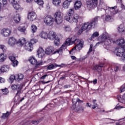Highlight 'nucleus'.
<instances>
[{"label": "nucleus", "mask_w": 125, "mask_h": 125, "mask_svg": "<svg viewBox=\"0 0 125 125\" xmlns=\"http://www.w3.org/2000/svg\"><path fill=\"white\" fill-rule=\"evenodd\" d=\"M100 19H101L100 17H96L90 21L84 23L82 25L81 29L78 31V35H81L83 31L88 32L91 29L95 28L97 25V21Z\"/></svg>", "instance_id": "f257e3e1"}, {"label": "nucleus", "mask_w": 125, "mask_h": 125, "mask_svg": "<svg viewBox=\"0 0 125 125\" xmlns=\"http://www.w3.org/2000/svg\"><path fill=\"white\" fill-rule=\"evenodd\" d=\"M76 40L77 37H76V36H73L71 38V39H67L65 42L64 43L58 50L55 51L54 53H59V54H62L63 53V51L65 50L67 48V45H70V44H74L75 43V41Z\"/></svg>", "instance_id": "f03ea898"}, {"label": "nucleus", "mask_w": 125, "mask_h": 125, "mask_svg": "<svg viewBox=\"0 0 125 125\" xmlns=\"http://www.w3.org/2000/svg\"><path fill=\"white\" fill-rule=\"evenodd\" d=\"M101 39L102 42H99L97 44H99L100 43H103L104 42L105 45H109L110 43L113 42V40L111 39V36L108 34V33H104L101 36Z\"/></svg>", "instance_id": "7ed1b4c3"}, {"label": "nucleus", "mask_w": 125, "mask_h": 125, "mask_svg": "<svg viewBox=\"0 0 125 125\" xmlns=\"http://www.w3.org/2000/svg\"><path fill=\"white\" fill-rule=\"evenodd\" d=\"M74 44H75L76 46L71 49V50L69 52V53L73 52L74 50H76V48H77L78 50H81V49H82V48L83 47V41L76 39Z\"/></svg>", "instance_id": "20e7f679"}, {"label": "nucleus", "mask_w": 125, "mask_h": 125, "mask_svg": "<svg viewBox=\"0 0 125 125\" xmlns=\"http://www.w3.org/2000/svg\"><path fill=\"white\" fill-rule=\"evenodd\" d=\"M54 16L55 17V22H56L57 24H61V23L63 22L61 12L59 11H57Z\"/></svg>", "instance_id": "39448f33"}, {"label": "nucleus", "mask_w": 125, "mask_h": 125, "mask_svg": "<svg viewBox=\"0 0 125 125\" xmlns=\"http://www.w3.org/2000/svg\"><path fill=\"white\" fill-rule=\"evenodd\" d=\"M102 0H100L101 1ZM87 7L91 9H94L97 6V0H87L86 1Z\"/></svg>", "instance_id": "423d86ee"}, {"label": "nucleus", "mask_w": 125, "mask_h": 125, "mask_svg": "<svg viewBox=\"0 0 125 125\" xmlns=\"http://www.w3.org/2000/svg\"><path fill=\"white\" fill-rule=\"evenodd\" d=\"M37 42H38L37 39H31L30 42L27 44V47H25V49L28 51H32L33 50V44L37 43Z\"/></svg>", "instance_id": "0eeeda50"}, {"label": "nucleus", "mask_w": 125, "mask_h": 125, "mask_svg": "<svg viewBox=\"0 0 125 125\" xmlns=\"http://www.w3.org/2000/svg\"><path fill=\"white\" fill-rule=\"evenodd\" d=\"M9 2L11 3H12L13 6L16 10H18L19 9H23L21 7V5L18 3V2L19 1V0H9Z\"/></svg>", "instance_id": "6e6552de"}, {"label": "nucleus", "mask_w": 125, "mask_h": 125, "mask_svg": "<svg viewBox=\"0 0 125 125\" xmlns=\"http://www.w3.org/2000/svg\"><path fill=\"white\" fill-rule=\"evenodd\" d=\"M8 44L9 46L13 47L16 44H17V40L13 37H10L8 41Z\"/></svg>", "instance_id": "1a4fd4ad"}, {"label": "nucleus", "mask_w": 125, "mask_h": 125, "mask_svg": "<svg viewBox=\"0 0 125 125\" xmlns=\"http://www.w3.org/2000/svg\"><path fill=\"white\" fill-rule=\"evenodd\" d=\"M1 34L3 37H9L11 35V30L8 28H4L1 30Z\"/></svg>", "instance_id": "9d476101"}, {"label": "nucleus", "mask_w": 125, "mask_h": 125, "mask_svg": "<svg viewBox=\"0 0 125 125\" xmlns=\"http://www.w3.org/2000/svg\"><path fill=\"white\" fill-rule=\"evenodd\" d=\"M44 22L48 26H51L53 24V18L49 16H47L45 18Z\"/></svg>", "instance_id": "9b49d317"}, {"label": "nucleus", "mask_w": 125, "mask_h": 125, "mask_svg": "<svg viewBox=\"0 0 125 125\" xmlns=\"http://www.w3.org/2000/svg\"><path fill=\"white\" fill-rule=\"evenodd\" d=\"M11 88L12 90H17L16 95H18V94L21 93V85L20 84H13L11 85Z\"/></svg>", "instance_id": "f8f14e48"}, {"label": "nucleus", "mask_w": 125, "mask_h": 125, "mask_svg": "<svg viewBox=\"0 0 125 125\" xmlns=\"http://www.w3.org/2000/svg\"><path fill=\"white\" fill-rule=\"evenodd\" d=\"M29 61L32 65H36V66H41L42 64V61L38 62V61L34 57L29 59Z\"/></svg>", "instance_id": "ddd939ff"}, {"label": "nucleus", "mask_w": 125, "mask_h": 125, "mask_svg": "<svg viewBox=\"0 0 125 125\" xmlns=\"http://www.w3.org/2000/svg\"><path fill=\"white\" fill-rule=\"evenodd\" d=\"M37 55L39 58H42L45 55V51L42 48V47H40L37 51Z\"/></svg>", "instance_id": "4468645a"}, {"label": "nucleus", "mask_w": 125, "mask_h": 125, "mask_svg": "<svg viewBox=\"0 0 125 125\" xmlns=\"http://www.w3.org/2000/svg\"><path fill=\"white\" fill-rule=\"evenodd\" d=\"M54 51V48L52 46H49L45 48V53L47 55H50L52 53H53Z\"/></svg>", "instance_id": "2eb2a0df"}, {"label": "nucleus", "mask_w": 125, "mask_h": 125, "mask_svg": "<svg viewBox=\"0 0 125 125\" xmlns=\"http://www.w3.org/2000/svg\"><path fill=\"white\" fill-rule=\"evenodd\" d=\"M28 19L30 20V21H34L37 19V14L35 12H30L28 13Z\"/></svg>", "instance_id": "dca6fc26"}, {"label": "nucleus", "mask_w": 125, "mask_h": 125, "mask_svg": "<svg viewBox=\"0 0 125 125\" xmlns=\"http://www.w3.org/2000/svg\"><path fill=\"white\" fill-rule=\"evenodd\" d=\"M48 39L50 41L55 40L56 39V33L53 31H50L48 34Z\"/></svg>", "instance_id": "f3484780"}, {"label": "nucleus", "mask_w": 125, "mask_h": 125, "mask_svg": "<svg viewBox=\"0 0 125 125\" xmlns=\"http://www.w3.org/2000/svg\"><path fill=\"white\" fill-rule=\"evenodd\" d=\"M80 19V16L78 14H74L71 17V21H70V23H78Z\"/></svg>", "instance_id": "a211bd4d"}, {"label": "nucleus", "mask_w": 125, "mask_h": 125, "mask_svg": "<svg viewBox=\"0 0 125 125\" xmlns=\"http://www.w3.org/2000/svg\"><path fill=\"white\" fill-rule=\"evenodd\" d=\"M116 43L117 45L121 46L122 47H124L125 45V39H120L116 41Z\"/></svg>", "instance_id": "6ab92c4d"}, {"label": "nucleus", "mask_w": 125, "mask_h": 125, "mask_svg": "<svg viewBox=\"0 0 125 125\" xmlns=\"http://www.w3.org/2000/svg\"><path fill=\"white\" fill-rule=\"evenodd\" d=\"M18 44H19L21 46H23L24 44H26V46H25V48L27 47V43H26V39L25 38H21L20 39L18 42H17Z\"/></svg>", "instance_id": "aec40b11"}, {"label": "nucleus", "mask_w": 125, "mask_h": 125, "mask_svg": "<svg viewBox=\"0 0 125 125\" xmlns=\"http://www.w3.org/2000/svg\"><path fill=\"white\" fill-rule=\"evenodd\" d=\"M71 2H72V0H65L62 4L63 8H68Z\"/></svg>", "instance_id": "412c9836"}, {"label": "nucleus", "mask_w": 125, "mask_h": 125, "mask_svg": "<svg viewBox=\"0 0 125 125\" xmlns=\"http://www.w3.org/2000/svg\"><path fill=\"white\" fill-rule=\"evenodd\" d=\"M82 7V2L81 1H76L74 4V8L75 10H78Z\"/></svg>", "instance_id": "4be33fe9"}, {"label": "nucleus", "mask_w": 125, "mask_h": 125, "mask_svg": "<svg viewBox=\"0 0 125 125\" xmlns=\"http://www.w3.org/2000/svg\"><path fill=\"white\" fill-rule=\"evenodd\" d=\"M56 67H62V65H57L56 63H53L48 65L47 68L48 70H52L55 68H56Z\"/></svg>", "instance_id": "5701e85b"}, {"label": "nucleus", "mask_w": 125, "mask_h": 125, "mask_svg": "<svg viewBox=\"0 0 125 125\" xmlns=\"http://www.w3.org/2000/svg\"><path fill=\"white\" fill-rule=\"evenodd\" d=\"M102 67H104V63H100L98 65H96L94 69L98 72H101L102 71Z\"/></svg>", "instance_id": "b1692460"}, {"label": "nucleus", "mask_w": 125, "mask_h": 125, "mask_svg": "<svg viewBox=\"0 0 125 125\" xmlns=\"http://www.w3.org/2000/svg\"><path fill=\"white\" fill-rule=\"evenodd\" d=\"M39 36L42 39H44V40H45L46 39H48V34L44 31H42L40 33Z\"/></svg>", "instance_id": "393cba45"}, {"label": "nucleus", "mask_w": 125, "mask_h": 125, "mask_svg": "<svg viewBox=\"0 0 125 125\" xmlns=\"http://www.w3.org/2000/svg\"><path fill=\"white\" fill-rule=\"evenodd\" d=\"M1 72H8L9 71V66L8 65H3L0 69Z\"/></svg>", "instance_id": "a878e982"}, {"label": "nucleus", "mask_w": 125, "mask_h": 125, "mask_svg": "<svg viewBox=\"0 0 125 125\" xmlns=\"http://www.w3.org/2000/svg\"><path fill=\"white\" fill-rule=\"evenodd\" d=\"M23 79L24 75L22 74H19L16 75V81L18 82H20V81H22V80Z\"/></svg>", "instance_id": "bb28decb"}, {"label": "nucleus", "mask_w": 125, "mask_h": 125, "mask_svg": "<svg viewBox=\"0 0 125 125\" xmlns=\"http://www.w3.org/2000/svg\"><path fill=\"white\" fill-rule=\"evenodd\" d=\"M20 15L18 14L14 17V20L16 23H19V21H20Z\"/></svg>", "instance_id": "cd10ccee"}, {"label": "nucleus", "mask_w": 125, "mask_h": 125, "mask_svg": "<svg viewBox=\"0 0 125 125\" xmlns=\"http://www.w3.org/2000/svg\"><path fill=\"white\" fill-rule=\"evenodd\" d=\"M6 59V55L1 53L0 54V62H3Z\"/></svg>", "instance_id": "c85d7f7f"}, {"label": "nucleus", "mask_w": 125, "mask_h": 125, "mask_svg": "<svg viewBox=\"0 0 125 125\" xmlns=\"http://www.w3.org/2000/svg\"><path fill=\"white\" fill-rule=\"evenodd\" d=\"M18 31L21 32V33H25L26 32V26H20L18 28Z\"/></svg>", "instance_id": "c756f323"}, {"label": "nucleus", "mask_w": 125, "mask_h": 125, "mask_svg": "<svg viewBox=\"0 0 125 125\" xmlns=\"http://www.w3.org/2000/svg\"><path fill=\"white\" fill-rule=\"evenodd\" d=\"M118 31L119 33H123L125 32V26L123 24H121L118 28Z\"/></svg>", "instance_id": "7c9ffc66"}, {"label": "nucleus", "mask_w": 125, "mask_h": 125, "mask_svg": "<svg viewBox=\"0 0 125 125\" xmlns=\"http://www.w3.org/2000/svg\"><path fill=\"white\" fill-rule=\"evenodd\" d=\"M117 98L119 102L122 103V102H124V100H125V94L123 95L122 98L121 96H118Z\"/></svg>", "instance_id": "2f4dec72"}, {"label": "nucleus", "mask_w": 125, "mask_h": 125, "mask_svg": "<svg viewBox=\"0 0 125 125\" xmlns=\"http://www.w3.org/2000/svg\"><path fill=\"white\" fill-rule=\"evenodd\" d=\"M38 28L37 27V26L32 24L31 25V30L32 32V33H36L37 32V30Z\"/></svg>", "instance_id": "473e14b6"}, {"label": "nucleus", "mask_w": 125, "mask_h": 125, "mask_svg": "<svg viewBox=\"0 0 125 125\" xmlns=\"http://www.w3.org/2000/svg\"><path fill=\"white\" fill-rule=\"evenodd\" d=\"M53 4H54V5H59V4L61 3V0H53Z\"/></svg>", "instance_id": "72a5a7b5"}, {"label": "nucleus", "mask_w": 125, "mask_h": 125, "mask_svg": "<svg viewBox=\"0 0 125 125\" xmlns=\"http://www.w3.org/2000/svg\"><path fill=\"white\" fill-rule=\"evenodd\" d=\"M60 43V39H59V38H56L55 39L54 41V44L55 45H59V44Z\"/></svg>", "instance_id": "f704fd0d"}, {"label": "nucleus", "mask_w": 125, "mask_h": 125, "mask_svg": "<svg viewBox=\"0 0 125 125\" xmlns=\"http://www.w3.org/2000/svg\"><path fill=\"white\" fill-rule=\"evenodd\" d=\"M10 115L8 111H7L6 113H3V115H2L1 118L2 119H6V118H8V116Z\"/></svg>", "instance_id": "c9c22d12"}, {"label": "nucleus", "mask_w": 125, "mask_h": 125, "mask_svg": "<svg viewBox=\"0 0 125 125\" xmlns=\"http://www.w3.org/2000/svg\"><path fill=\"white\" fill-rule=\"evenodd\" d=\"M35 2H37L39 5H42L43 4V1L42 0H34Z\"/></svg>", "instance_id": "e433bc0d"}, {"label": "nucleus", "mask_w": 125, "mask_h": 125, "mask_svg": "<svg viewBox=\"0 0 125 125\" xmlns=\"http://www.w3.org/2000/svg\"><path fill=\"white\" fill-rule=\"evenodd\" d=\"M98 36H99V33L98 32H94L91 36V40H92V39H94V38H96V37H98Z\"/></svg>", "instance_id": "4c0bfd02"}, {"label": "nucleus", "mask_w": 125, "mask_h": 125, "mask_svg": "<svg viewBox=\"0 0 125 125\" xmlns=\"http://www.w3.org/2000/svg\"><path fill=\"white\" fill-rule=\"evenodd\" d=\"M75 99H72V103L74 104H75L76 102H78V103H83V101L80 100V99L77 98L76 100V102L75 103Z\"/></svg>", "instance_id": "58836bf2"}, {"label": "nucleus", "mask_w": 125, "mask_h": 125, "mask_svg": "<svg viewBox=\"0 0 125 125\" xmlns=\"http://www.w3.org/2000/svg\"><path fill=\"white\" fill-rule=\"evenodd\" d=\"M0 48L3 51V52H6V47L4 45H0Z\"/></svg>", "instance_id": "ea45409f"}, {"label": "nucleus", "mask_w": 125, "mask_h": 125, "mask_svg": "<svg viewBox=\"0 0 125 125\" xmlns=\"http://www.w3.org/2000/svg\"><path fill=\"white\" fill-rule=\"evenodd\" d=\"M18 61L17 60L14 61L13 62H12L11 65L12 66L14 67H16L18 65Z\"/></svg>", "instance_id": "a19ab883"}, {"label": "nucleus", "mask_w": 125, "mask_h": 125, "mask_svg": "<svg viewBox=\"0 0 125 125\" xmlns=\"http://www.w3.org/2000/svg\"><path fill=\"white\" fill-rule=\"evenodd\" d=\"M9 80L12 83H13V81H14V80H16V76L11 75L9 78Z\"/></svg>", "instance_id": "79ce46f5"}, {"label": "nucleus", "mask_w": 125, "mask_h": 125, "mask_svg": "<svg viewBox=\"0 0 125 125\" xmlns=\"http://www.w3.org/2000/svg\"><path fill=\"white\" fill-rule=\"evenodd\" d=\"M74 12H75L74 8H71L68 11V15H70V16L74 14Z\"/></svg>", "instance_id": "37998d69"}, {"label": "nucleus", "mask_w": 125, "mask_h": 125, "mask_svg": "<svg viewBox=\"0 0 125 125\" xmlns=\"http://www.w3.org/2000/svg\"><path fill=\"white\" fill-rule=\"evenodd\" d=\"M1 90L3 93V94H5V95L7 94L9 92L8 91V89L6 88H5L4 89H1Z\"/></svg>", "instance_id": "c03bdc74"}, {"label": "nucleus", "mask_w": 125, "mask_h": 125, "mask_svg": "<svg viewBox=\"0 0 125 125\" xmlns=\"http://www.w3.org/2000/svg\"><path fill=\"white\" fill-rule=\"evenodd\" d=\"M70 16L69 15V16H66L64 17V19L66 20V21H68L69 23H70V21H72V17H70Z\"/></svg>", "instance_id": "a18cd8bd"}, {"label": "nucleus", "mask_w": 125, "mask_h": 125, "mask_svg": "<svg viewBox=\"0 0 125 125\" xmlns=\"http://www.w3.org/2000/svg\"><path fill=\"white\" fill-rule=\"evenodd\" d=\"M120 90L121 93L125 91V83L120 87Z\"/></svg>", "instance_id": "49530a36"}, {"label": "nucleus", "mask_w": 125, "mask_h": 125, "mask_svg": "<svg viewBox=\"0 0 125 125\" xmlns=\"http://www.w3.org/2000/svg\"><path fill=\"white\" fill-rule=\"evenodd\" d=\"M111 19H112V17L110 15H107L105 18V21H110Z\"/></svg>", "instance_id": "de8ad7c7"}, {"label": "nucleus", "mask_w": 125, "mask_h": 125, "mask_svg": "<svg viewBox=\"0 0 125 125\" xmlns=\"http://www.w3.org/2000/svg\"><path fill=\"white\" fill-rule=\"evenodd\" d=\"M64 30L65 32H70L71 31V27L70 26L64 27Z\"/></svg>", "instance_id": "09e8293b"}, {"label": "nucleus", "mask_w": 125, "mask_h": 125, "mask_svg": "<svg viewBox=\"0 0 125 125\" xmlns=\"http://www.w3.org/2000/svg\"><path fill=\"white\" fill-rule=\"evenodd\" d=\"M9 59H10V60H11L12 62L16 60V58H15V57L14 56H10L9 57Z\"/></svg>", "instance_id": "8fccbe9b"}, {"label": "nucleus", "mask_w": 125, "mask_h": 125, "mask_svg": "<svg viewBox=\"0 0 125 125\" xmlns=\"http://www.w3.org/2000/svg\"><path fill=\"white\" fill-rule=\"evenodd\" d=\"M1 2L3 5L7 4V1L6 0H0V3H1Z\"/></svg>", "instance_id": "3c124183"}, {"label": "nucleus", "mask_w": 125, "mask_h": 125, "mask_svg": "<svg viewBox=\"0 0 125 125\" xmlns=\"http://www.w3.org/2000/svg\"><path fill=\"white\" fill-rule=\"evenodd\" d=\"M93 46V45H92V44H90L89 51L87 52V54H89L90 53V52H91L92 51V47Z\"/></svg>", "instance_id": "603ef678"}, {"label": "nucleus", "mask_w": 125, "mask_h": 125, "mask_svg": "<svg viewBox=\"0 0 125 125\" xmlns=\"http://www.w3.org/2000/svg\"><path fill=\"white\" fill-rule=\"evenodd\" d=\"M40 122H41V121H32V124H33V125H38V124L40 123Z\"/></svg>", "instance_id": "864d4df0"}, {"label": "nucleus", "mask_w": 125, "mask_h": 125, "mask_svg": "<svg viewBox=\"0 0 125 125\" xmlns=\"http://www.w3.org/2000/svg\"><path fill=\"white\" fill-rule=\"evenodd\" d=\"M4 82H5V80H4V79L0 77V83H4Z\"/></svg>", "instance_id": "5fc2aeb1"}, {"label": "nucleus", "mask_w": 125, "mask_h": 125, "mask_svg": "<svg viewBox=\"0 0 125 125\" xmlns=\"http://www.w3.org/2000/svg\"><path fill=\"white\" fill-rule=\"evenodd\" d=\"M97 107H98V104H93L92 108L95 109Z\"/></svg>", "instance_id": "6e6d98bb"}, {"label": "nucleus", "mask_w": 125, "mask_h": 125, "mask_svg": "<svg viewBox=\"0 0 125 125\" xmlns=\"http://www.w3.org/2000/svg\"><path fill=\"white\" fill-rule=\"evenodd\" d=\"M48 75L47 74H45L43 76H42V77H41L40 78L41 80H44V79H45V78H46V77H47Z\"/></svg>", "instance_id": "4d7b16f0"}, {"label": "nucleus", "mask_w": 125, "mask_h": 125, "mask_svg": "<svg viewBox=\"0 0 125 125\" xmlns=\"http://www.w3.org/2000/svg\"><path fill=\"white\" fill-rule=\"evenodd\" d=\"M51 81H48L47 82H44V81H41V83H42V84H45V83H50Z\"/></svg>", "instance_id": "13d9d810"}, {"label": "nucleus", "mask_w": 125, "mask_h": 125, "mask_svg": "<svg viewBox=\"0 0 125 125\" xmlns=\"http://www.w3.org/2000/svg\"><path fill=\"white\" fill-rule=\"evenodd\" d=\"M116 8H117V6H115L114 7H108V10H111L112 9H116Z\"/></svg>", "instance_id": "bf43d9fd"}, {"label": "nucleus", "mask_w": 125, "mask_h": 125, "mask_svg": "<svg viewBox=\"0 0 125 125\" xmlns=\"http://www.w3.org/2000/svg\"><path fill=\"white\" fill-rule=\"evenodd\" d=\"M69 87H71V85H69V84L65 85L63 86V88H69Z\"/></svg>", "instance_id": "052dcab7"}, {"label": "nucleus", "mask_w": 125, "mask_h": 125, "mask_svg": "<svg viewBox=\"0 0 125 125\" xmlns=\"http://www.w3.org/2000/svg\"><path fill=\"white\" fill-rule=\"evenodd\" d=\"M114 71L115 72H118L119 71V66H115V67L114 68Z\"/></svg>", "instance_id": "680f3d73"}, {"label": "nucleus", "mask_w": 125, "mask_h": 125, "mask_svg": "<svg viewBox=\"0 0 125 125\" xmlns=\"http://www.w3.org/2000/svg\"><path fill=\"white\" fill-rule=\"evenodd\" d=\"M66 75H63L62 77L60 78V80H65V78L66 77Z\"/></svg>", "instance_id": "e2e57ef3"}, {"label": "nucleus", "mask_w": 125, "mask_h": 125, "mask_svg": "<svg viewBox=\"0 0 125 125\" xmlns=\"http://www.w3.org/2000/svg\"><path fill=\"white\" fill-rule=\"evenodd\" d=\"M71 58L72 60H76V59H77V58H76L75 56H71Z\"/></svg>", "instance_id": "0e129e2a"}, {"label": "nucleus", "mask_w": 125, "mask_h": 125, "mask_svg": "<svg viewBox=\"0 0 125 125\" xmlns=\"http://www.w3.org/2000/svg\"><path fill=\"white\" fill-rule=\"evenodd\" d=\"M122 108H124V107L121 106H116L115 107V109H122Z\"/></svg>", "instance_id": "69168bd1"}, {"label": "nucleus", "mask_w": 125, "mask_h": 125, "mask_svg": "<svg viewBox=\"0 0 125 125\" xmlns=\"http://www.w3.org/2000/svg\"><path fill=\"white\" fill-rule=\"evenodd\" d=\"M87 107H89V108H90L91 107V104H90L89 103H86Z\"/></svg>", "instance_id": "338daca9"}, {"label": "nucleus", "mask_w": 125, "mask_h": 125, "mask_svg": "<svg viewBox=\"0 0 125 125\" xmlns=\"http://www.w3.org/2000/svg\"><path fill=\"white\" fill-rule=\"evenodd\" d=\"M93 83L94 84H96V83H97V79H95L93 80Z\"/></svg>", "instance_id": "774afa93"}]
</instances>
